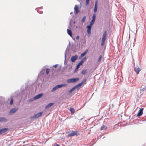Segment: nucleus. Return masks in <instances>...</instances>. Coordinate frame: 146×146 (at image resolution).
I'll return each instance as SVG.
<instances>
[{
	"instance_id": "obj_1",
	"label": "nucleus",
	"mask_w": 146,
	"mask_h": 146,
	"mask_svg": "<svg viewBox=\"0 0 146 146\" xmlns=\"http://www.w3.org/2000/svg\"><path fill=\"white\" fill-rule=\"evenodd\" d=\"M106 35L107 32L105 31L103 34L102 38V40L101 41V45L102 46H103L104 44V42L106 38Z\"/></svg>"
},
{
	"instance_id": "obj_2",
	"label": "nucleus",
	"mask_w": 146,
	"mask_h": 146,
	"mask_svg": "<svg viewBox=\"0 0 146 146\" xmlns=\"http://www.w3.org/2000/svg\"><path fill=\"white\" fill-rule=\"evenodd\" d=\"M66 85V84H62L60 85H58L53 88L51 90L52 92L55 91L58 88H60L62 87L65 86Z\"/></svg>"
},
{
	"instance_id": "obj_3",
	"label": "nucleus",
	"mask_w": 146,
	"mask_h": 146,
	"mask_svg": "<svg viewBox=\"0 0 146 146\" xmlns=\"http://www.w3.org/2000/svg\"><path fill=\"white\" fill-rule=\"evenodd\" d=\"M79 80L78 78H71L68 80L67 82L68 83H74L78 81Z\"/></svg>"
},
{
	"instance_id": "obj_4",
	"label": "nucleus",
	"mask_w": 146,
	"mask_h": 146,
	"mask_svg": "<svg viewBox=\"0 0 146 146\" xmlns=\"http://www.w3.org/2000/svg\"><path fill=\"white\" fill-rule=\"evenodd\" d=\"M43 113V112L41 111L39 113H38L34 115L33 116H31V119H33L34 118H38L40 117L41 115H42Z\"/></svg>"
},
{
	"instance_id": "obj_5",
	"label": "nucleus",
	"mask_w": 146,
	"mask_h": 146,
	"mask_svg": "<svg viewBox=\"0 0 146 146\" xmlns=\"http://www.w3.org/2000/svg\"><path fill=\"white\" fill-rule=\"evenodd\" d=\"M79 135V133H78L77 131H72L71 133L68 135L69 137H71L74 136H77Z\"/></svg>"
},
{
	"instance_id": "obj_6",
	"label": "nucleus",
	"mask_w": 146,
	"mask_h": 146,
	"mask_svg": "<svg viewBox=\"0 0 146 146\" xmlns=\"http://www.w3.org/2000/svg\"><path fill=\"white\" fill-rule=\"evenodd\" d=\"M96 19V14H94L92 16V20L90 22V24L89 25H90L92 26V25L94 24V23Z\"/></svg>"
},
{
	"instance_id": "obj_7",
	"label": "nucleus",
	"mask_w": 146,
	"mask_h": 146,
	"mask_svg": "<svg viewBox=\"0 0 146 146\" xmlns=\"http://www.w3.org/2000/svg\"><path fill=\"white\" fill-rule=\"evenodd\" d=\"M92 26L90 25H88L87 26V32L88 33V36H89L91 34V29Z\"/></svg>"
},
{
	"instance_id": "obj_8",
	"label": "nucleus",
	"mask_w": 146,
	"mask_h": 146,
	"mask_svg": "<svg viewBox=\"0 0 146 146\" xmlns=\"http://www.w3.org/2000/svg\"><path fill=\"white\" fill-rule=\"evenodd\" d=\"M143 108L141 109L139 111L137 115V116H139L142 115L143 113Z\"/></svg>"
},
{
	"instance_id": "obj_9",
	"label": "nucleus",
	"mask_w": 146,
	"mask_h": 146,
	"mask_svg": "<svg viewBox=\"0 0 146 146\" xmlns=\"http://www.w3.org/2000/svg\"><path fill=\"white\" fill-rule=\"evenodd\" d=\"M78 12V7L77 5H75L74 7V13L75 14H77Z\"/></svg>"
},
{
	"instance_id": "obj_10",
	"label": "nucleus",
	"mask_w": 146,
	"mask_h": 146,
	"mask_svg": "<svg viewBox=\"0 0 146 146\" xmlns=\"http://www.w3.org/2000/svg\"><path fill=\"white\" fill-rule=\"evenodd\" d=\"M97 8H98V1H97L96 0L95 1V7H94V13H96V11H97Z\"/></svg>"
},
{
	"instance_id": "obj_11",
	"label": "nucleus",
	"mask_w": 146,
	"mask_h": 146,
	"mask_svg": "<svg viewBox=\"0 0 146 146\" xmlns=\"http://www.w3.org/2000/svg\"><path fill=\"white\" fill-rule=\"evenodd\" d=\"M78 58V56L76 55H75L73 56H72L71 58V60L72 62H74Z\"/></svg>"
},
{
	"instance_id": "obj_12",
	"label": "nucleus",
	"mask_w": 146,
	"mask_h": 146,
	"mask_svg": "<svg viewBox=\"0 0 146 146\" xmlns=\"http://www.w3.org/2000/svg\"><path fill=\"white\" fill-rule=\"evenodd\" d=\"M8 130L7 128H4L0 129V134L6 132Z\"/></svg>"
},
{
	"instance_id": "obj_13",
	"label": "nucleus",
	"mask_w": 146,
	"mask_h": 146,
	"mask_svg": "<svg viewBox=\"0 0 146 146\" xmlns=\"http://www.w3.org/2000/svg\"><path fill=\"white\" fill-rule=\"evenodd\" d=\"M18 110V108H13L10 111V113H13Z\"/></svg>"
},
{
	"instance_id": "obj_14",
	"label": "nucleus",
	"mask_w": 146,
	"mask_h": 146,
	"mask_svg": "<svg viewBox=\"0 0 146 146\" xmlns=\"http://www.w3.org/2000/svg\"><path fill=\"white\" fill-rule=\"evenodd\" d=\"M140 70V69L139 68L135 67L134 68V71L137 74H139Z\"/></svg>"
},
{
	"instance_id": "obj_15",
	"label": "nucleus",
	"mask_w": 146,
	"mask_h": 146,
	"mask_svg": "<svg viewBox=\"0 0 146 146\" xmlns=\"http://www.w3.org/2000/svg\"><path fill=\"white\" fill-rule=\"evenodd\" d=\"M53 103H51L49 104H48L45 107V109H46L47 108H50L51 106H52L54 104Z\"/></svg>"
},
{
	"instance_id": "obj_16",
	"label": "nucleus",
	"mask_w": 146,
	"mask_h": 146,
	"mask_svg": "<svg viewBox=\"0 0 146 146\" xmlns=\"http://www.w3.org/2000/svg\"><path fill=\"white\" fill-rule=\"evenodd\" d=\"M42 96V94L37 95L34 98L36 100L37 99L39 98H40Z\"/></svg>"
},
{
	"instance_id": "obj_17",
	"label": "nucleus",
	"mask_w": 146,
	"mask_h": 146,
	"mask_svg": "<svg viewBox=\"0 0 146 146\" xmlns=\"http://www.w3.org/2000/svg\"><path fill=\"white\" fill-rule=\"evenodd\" d=\"M10 100V104L11 105H12L13 104V99L12 97H11L8 99V101H9Z\"/></svg>"
},
{
	"instance_id": "obj_18",
	"label": "nucleus",
	"mask_w": 146,
	"mask_h": 146,
	"mask_svg": "<svg viewBox=\"0 0 146 146\" xmlns=\"http://www.w3.org/2000/svg\"><path fill=\"white\" fill-rule=\"evenodd\" d=\"M83 63V61H81L80 62L78 63V64L76 66V69H78V68H79L80 66L81 65H82V64Z\"/></svg>"
},
{
	"instance_id": "obj_19",
	"label": "nucleus",
	"mask_w": 146,
	"mask_h": 146,
	"mask_svg": "<svg viewBox=\"0 0 146 146\" xmlns=\"http://www.w3.org/2000/svg\"><path fill=\"white\" fill-rule=\"evenodd\" d=\"M67 32L68 33V34L71 37H72V34L71 31L70 30L68 29H67Z\"/></svg>"
},
{
	"instance_id": "obj_20",
	"label": "nucleus",
	"mask_w": 146,
	"mask_h": 146,
	"mask_svg": "<svg viewBox=\"0 0 146 146\" xmlns=\"http://www.w3.org/2000/svg\"><path fill=\"white\" fill-rule=\"evenodd\" d=\"M82 84L80 83L78 84L76 86H74V88L75 89L78 88V89H80V88H79L81 86H82Z\"/></svg>"
},
{
	"instance_id": "obj_21",
	"label": "nucleus",
	"mask_w": 146,
	"mask_h": 146,
	"mask_svg": "<svg viewBox=\"0 0 146 146\" xmlns=\"http://www.w3.org/2000/svg\"><path fill=\"white\" fill-rule=\"evenodd\" d=\"M88 50H86L82 54L80 55V56L81 57H83L84 56V55H86V53L88 52Z\"/></svg>"
},
{
	"instance_id": "obj_22",
	"label": "nucleus",
	"mask_w": 146,
	"mask_h": 146,
	"mask_svg": "<svg viewBox=\"0 0 146 146\" xmlns=\"http://www.w3.org/2000/svg\"><path fill=\"white\" fill-rule=\"evenodd\" d=\"M107 128V127L105 125H103L101 128L100 130H104L106 129Z\"/></svg>"
},
{
	"instance_id": "obj_23",
	"label": "nucleus",
	"mask_w": 146,
	"mask_h": 146,
	"mask_svg": "<svg viewBox=\"0 0 146 146\" xmlns=\"http://www.w3.org/2000/svg\"><path fill=\"white\" fill-rule=\"evenodd\" d=\"M7 120V119L4 117H0V122L5 121Z\"/></svg>"
},
{
	"instance_id": "obj_24",
	"label": "nucleus",
	"mask_w": 146,
	"mask_h": 146,
	"mask_svg": "<svg viewBox=\"0 0 146 146\" xmlns=\"http://www.w3.org/2000/svg\"><path fill=\"white\" fill-rule=\"evenodd\" d=\"M70 110L71 111L72 114L74 113L75 111V110L74 108H70Z\"/></svg>"
},
{
	"instance_id": "obj_25",
	"label": "nucleus",
	"mask_w": 146,
	"mask_h": 146,
	"mask_svg": "<svg viewBox=\"0 0 146 146\" xmlns=\"http://www.w3.org/2000/svg\"><path fill=\"white\" fill-rule=\"evenodd\" d=\"M102 58V56L101 55H100L99 58L98 60V62L99 63H100L101 61Z\"/></svg>"
},
{
	"instance_id": "obj_26",
	"label": "nucleus",
	"mask_w": 146,
	"mask_h": 146,
	"mask_svg": "<svg viewBox=\"0 0 146 146\" xmlns=\"http://www.w3.org/2000/svg\"><path fill=\"white\" fill-rule=\"evenodd\" d=\"M87 73V70H83L82 72V74H85Z\"/></svg>"
},
{
	"instance_id": "obj_27",
	"label": "nucleus",
	"mask_w": 146,
	"mask_h": 146,
	"mask_svg": "<svg viewBox=\"0 0 146 146\" xmlns=\"http://www.w3.org/2000/svg\"><path fill=\"white\" fill-rule=\"evenodd\" d=\"M75 89V88L74 87L72 88L69 91V93H71V92L73 91Z\"/></svg>"
},
{
	"instance_id": "obj_28",
	"label": "nucleus",
	"mask_w": 146,
	"mask_h": 146,
	"mask_svg": "<svg viewBox=\"0 0 146 146\" xmlns=\"http://www.w3.org/2000/svg\"><path fill=\"white\" fill-rule=\"evenodd\" d=\"M86 79H84L80 83L82 85L86 81Z\"/></svg>"
},
{
	"instance_id": "obj_29",
	"label": "nucleus",
	"mask_w": 146,
	"mask_h": 146,
	"mask_svg": "<svg viewBox=\"0 0 146 146\" xmlns=\"http://www.w3.org/2000/svg\"><path fill=\"white\" fill-rule=\"evenodd\" d=\"M86 19V17L85 16H84L82 20V22H84L85 21Z\"/></svg>"
},
{
	"instance_id": "obj_30",
	"label": "nucleus",
	"mask_w": 146,
	"mask_h": 146,
	"mask_svg": "<svg viewBox=\"0 0 146 146\" xmlns=\"http://www.w3.org/2000/svg\"><path fill=\"white\" fill-rule=\"evenodd\" d=\"M49 72V69L48 68H47L46 69V74H48Z\"/></svg>"
},
{
	"instance_id": "obj_31",
	"label": "nucleus",
	"mask_w": 146,
	"mask_h": 146,
	"mask_svg": "<svg viewBox=\"0 0 146 146\" xmlns=\"http://www.w3.org/2000/svg\"><path fill=\"white\" fill-rule=\"evenodd\" d=\"M52 146H60L59 145L56 143H54Z\"/></svg>"
},
{
	"instance_id": "obj_32",
	"label": "nucleus",
	"mask_w": 146,
	"mask_h": 146,
	"mask_svg": "<svg viewBox=\"0 0 146 146\" xmlns=\"http://www.w3.org/2000/svg\"><path fill=\"white\" fill-rule=\"evenodd\" d=\"M90 0H86V4L88 5L89 4Z\"/></svg>"
},
{
	"instance_id": "obj_33",
	"label": "nucleus",
	"mask_w": 146,
	"mask_h": 146,
	"mask_svg": "<svg viewBox=\"0 0 146 146\" xmlns=\"http://www.w3.org/2000/svg\"><path fill=\"white\" fill-rule=\"evenodd\" d=\"M86 60V57H85L84 58L82 59V60H81V61H83V63Z\"/></svg>"
},
{
	"instance_id": "obj_34",
	"label": "nucleus",
	"mask_w": 146,
	"mask_h": 146,
	"mask_svg": "<svg viewBox=\"0 0 146 146\" xmlns=\"http://www.w3.org/2000/svg\"><path fill=\"white\" fill-rule=\"evenodd\" d=\"M76 39L77 40H78V39H79V36H76Z\"/></svg>"
},
{
	"instance_id": "obj_35",
	"label": "nucleus",
	"mask_w": 146,
	"mask_h": 146,
	"mask_svg": "<svg viewBox=\"0 0 146 146\" xmlns=\"http://www.w3.org/2000/svg\"><path fill=\"white\" fill-rule=\"evenodd\" d=\"M58 66V65L57 64H56V65H55L54 66V67L55 68H56L57 66Z\"/></svg>"
},
{
	"instance_id": "obj_36",
	"label": "nucleus",
	"mask_w": 146,
	"mask_h": 146,
	"mask_svg": "<svg viewBox=\"0 0 146 146\" xmlns=\"http://www.w3.org/2000/svg\"><path fill=\"white\" fill-rule=\"evenodd\" d=\"M78 69H76H76H75V71H74V72H77V71H78Z\"/></svg>"
},
{
	"instance_id": "obj_37",
	"label": "nucleus",
	"mask_w": 146,
	"mask_h": 146,
	"mask_svg": "<svg viewBox=\"0 0 146 146\" xmlns=\"http://www.w3.org/2000/svg\"><path fill=\"white\" fill-rule=\"evenodd\" d=\"M145 90V89L144 88H142V89L141 90L142 91H143L144 90Z\"/></svg>"
}]
</instances>
